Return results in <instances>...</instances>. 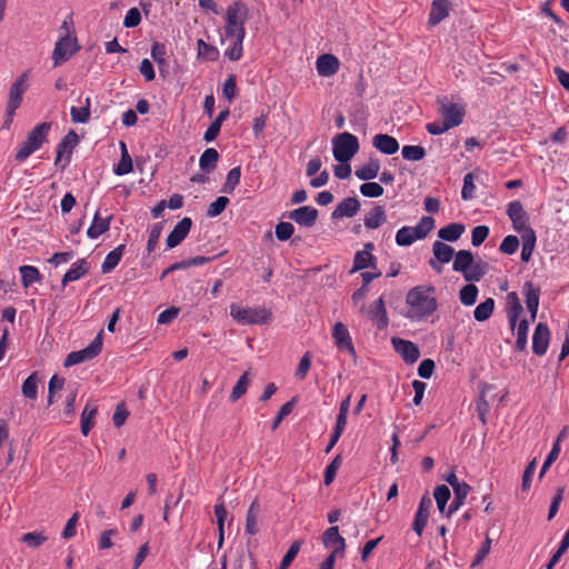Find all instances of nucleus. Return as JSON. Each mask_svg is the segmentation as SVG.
<instances>
[{
    "label": "nucleus",
    "instance_id": "obj_34",
    "mask_svg": "<svg viewBox=\"0 0 569 569\" xmlns=\"http://www.w3.org/2000/svg\"><path fill=\"white\" fill-rule=\"evenodd\" d=\"M124 249H126L124 244H119L118 247H116L112 251H110L106 256V258L101 264V271L103 273L111 272L119 264V262L123 256Z\"/></svg>",
    "mask_w": 569,
    "mask_h": 569
},
{
    "label": "nucleus",
    "instance_id": "obj_36",
    "mask_svg": "<svg viewBox=\"0 0 569 569\" xmlns=\"http://www.w3.org/2000/svg\"><path fill=\"white\" fill-rule=\"evenodd\" d=\"M465 232V224L452 222L438 231V237L445 241H457Z\"/></svg>",
    "mask_w": 569,
    "mask_h": 569
},
{
    "label": "nucleus",
    "instance_id": "obj_26",
    "mask_svg": "<svg viewBox=\"0 0 569 569\" xmlns=\"http://www.w3.org/2000/svg\"><path fill=\"white\" fill-rule=\"evenodd\" d=\"M360 209V202L357 198H346L341 202L337 204L332 212L333 219H339L343 217L351 218L357 214Z\"/></svg>",
    "mask_w": 569,
    "mask_h": 569
},
{
    "label": "nucleus",
    "instance_id": "obj_7",
    "mask_svg": "<svg viewBox=\"0 0 569 569\" xmlns=\"http://www.w3.org/2000/svg\"><path fill=\"white\" fill-rule=\"evenodd\" d=\"M102 335L103 332L100 331L96 338L89 343L88 347L70 352L67 358L64 359V367H71L76 366L89 360L94 359L102 350Z\"/></svg>",
    "mask_w": 569,
    "mask_h": 569
},
{
    "label": "nucleus",
    "instance_id": "obj_9",
    "mask_svg": "<svg viewBox=\"0 0 569 569\" xmlns=\"http://www.w3.org/2000/svg\"><path fill=\"white\" fill-rule=\"evenodd\" d=\"M79 49L76 37H59L52 52L53 67L68 61Z\"/></svg>",
    "mask_w": 569,
    "mask_h": 569
},
{
    "label": "nucleus",
    "instance_id": "obj_23",
    "mask_svg": "<svg viewBox=\"0 0 569 569\" xmlns=\"http://www.w3.org/2000/svg\"><path fill=\"white\" fill-rule=\"evenodd\" d=\"M372 146L381 153L391 156L399 150L398 140L387 133H378L372 138Z\"/></svg>",
    "mask_w": 569,
    "mask_h": 569
},
{
    "label": "nucleus",
    "instance_id": "obj_25",
    "mask_svg": "<svg viewBox=\"0 0 569 569\" xmlns=\"http://www.w3.org/2000/svg\"><path fill=\"white\" fill-rule=\"evenodd\" d=\"M339 60L333 54L325 53L318 57L316 62L317 72L322 77H330L339 70Z\"/></svg>",
    "mask_w": 569,
    "mask_h": 569
},
{
    "label": "nucleus",
    "instance_id": "obj_13",
    "mask_svg": "<svg viewBox=\"0 0 569 569\" xmlns=\"http://www.w3.org/2000/svg\"><path fill=\"white\" fill-rule=\"evenodd\" d=\"M391 343L395 351L401 356L406 363L412 365L419 359L420 350L415 342L393 337L391 339Z\"/></svg>",
    "mask_w": 569,
    "mask_h": 569
},
{
    "label": "nucleus",
    "instance_id": "obj_58",
    "mask_svg": "<svg viewBox=\"0 0 569 569\" xmlns=\"http://www.w3.org/2000/svg\"><path fill=\"white\" fill-rule=\"evenodd\" d=\"M230 200L229 198L224 196L218 197L209 207L207 210V216L209 218H214L221 214L227 206L229 204Z\"/></svg>",
    "mask_w": 569,
    "mask_h": 569
},
{
    "label": "nucleus",
    "instance_id": "obj_33",
    "mask_svg": "<svg viewBox=\"0 0 569 569\" xmlns=\"http://www.w3.org/2000/svg\"><path fill=\"white\" fill-rule=\"evenodd\" d=\"M98 413L96 405L87 403L81 412V432L86 437L94 425V418Z\"/></svg>",
    "mask_w": 569,
    "mask_h": 569
},
{
    "label": "nucleus",
    "instance_id": "obj_59",
    "mask_svg": "<svg viewBox=\"0 0 569 569\" xmlns=\"http://www.w3.org/2000/svg\"><path fill=\"white\" fill-rule=\"evenodd\" d=\"M151 57L159 66V69L167 64V49L161 42L156 41L151 47Z\"/></svg>",
    "mask_w": 569,
    "mask_h": 569
},
{
    "label": "nucleus",
    "instance_id": "obj_51",
    "mask_svg": "<svg viewBox=\"0 0 569 569\" xmlns=\"http://www.w3.org/2000/svg\"><path fill=\"white\" fill-rule=\"evenodd\" d=\"M479 290L476 284L468 283L463 286L459 291V299L463 306H472L477 301Z\"/></svg>",
    "mask_w": 569,
    "mask_h": 569
},
{
    "label": "nucleus",
    "instance_id": "obj_64",
    "mask_svg": "<svg viewBox=\"0 0 569 569\" xmlns=\"http://www.w3.org/2000/svg\"><path fill=\"white\" fill-rule=\"evenodd\" d=\"M293 231L295 227L292 223L281 221L276 226L274 234L278 240L286 241L293 234Z\"/></svg>",
    "mask_w": 569,
    "mask_h": 569
},
{
    "label": "nucleus",
    "instance_id": "obj_38",
    "mask_svg": "<svg viewBox=\"0 0 569 569\" xmlns=\"http://www.w3.org/2000/svg\"><path fill=\"white\" fill-rule=\"evenodd\" d=\"M121 159L119 163L113 168V172L117 176H124L133 170L132 159L128 152L127 144L120 141Z\"/></svg>",
    "mask_w": 569,
    "mask_h": 569
},
{
    "label": "nucleus",
    "instance_id": "obj_28",
    "mask_svg": "<svg viewBox=\"0 0 569 569\" xmlns=\"http://www.w3.org/2000/svg\"><path fill=\"white\" fill-rule=\"evenodd\" d=\"M507 305L508 321L510 323L511 329L513 330L518 322L519 316L522 312V306L516 292H509L507 295Z\"/></svg>",
    "mask_w": 569,
    "mask_h": 569
},
{
    "label": "nucleus",
    "instance_id": "obj_32",
    "mask_svg": "<svg viewBox=\"0 0 569 569\" xmlns=\"http://www.w3.org/2000/svg\"><path fill=\"white\" fill-rule=\"evenodd\" d=\"M380 170V162L378 159H370L367 164L358 167L355 174L358 179L363 181H370L375 179Z\"/></svg>",
    "mask_w": 569,
    "mask_h": 569
},
{
    "label": "nucleus",
    "instance_id": "obj_35",
    "mask_svg": "<svg viewBox=\"0 0 569 569\" xmlns=\"http://www.w3.org/2000/svg\"><path fill=\"white\" fill-rule=\"evenodd\" d=\"M246 36L230 37V39H224L229 42V46L224 50V56L231 61H238L241 59L243 54V40Z\"/></svg>",
    "mask_w": 569,
    "mask_h": 569
},
{
    "label": "nucleus",
    "instance_id": "obj_16",
    "mask_svg": "<svg viewBox=\"0 0 569 569\" xmlns=\"http://www.w3.org/2000/svg\"><path fill=\"white\" fill-rule=\"evenodd\" d=\"M550 330L547 323L539 322L532 337V351L537 356H543L549 347Z\"/></svg>",
    "mask_w": 569,
    "mask_h": 569
},
{
    "label": "nucleus",
    "instance_id": "obj_14",
    "mask_svg": "<svg viewBox=\"0 0 569 569\" xmlns=\"http://www.w3.org/2000/svg\"><path fill=\"white\" fill-rule=\"evenodd\" d=\"M363 315L375 323L378 330H385L389 325V318L382 296L370 308H366Z\"/></svg>",
    "mask_w": 569,
    "mask_h": 569
},
{
    "label": "nucleus",
    "instance_id": "obj_54",
    "mask_svg": "<svg viewBox=\"0 0 569 569\" xmlns=\"http://www.w3.org/2000/svg\"><path fill=\"white\" fill-rule=\"evenodd\" d=\"M403 159L408 161H419L426 157V150L421 146H403L401 150Z\"/></svg>",
    "mask_w": 569,
    "mask_h": 569
},
{
    "label": "nucleus",
    "instance_id": "obj_6",
    "mask_svg": "<svg viewBox=\"0 0 569 569\" xmlns=\"http://www.w3.org/2000/svg\"><path fill=\"white\" fill-rule=\"evenodd\" d=\"M437 103L439 106V113L449 128H455L463 122L466 116V108L463 104L456 103L449 100L448 97H438Z\"/></svg>",
    "mask_w": 569,
    "mask_h": 569
},
{
    "label": "nucleus",
    "instance_id": "obj_5",
    "mask_svg": "<svg viewBox=\"0 0 569 569\" xmlns=\"http://www.w3.org/2000/svg\"><path fill=\"white\" fill-rule=\"evenodd\" d=\"M358 138L350 132L338 133L332 139V152L338 162H348L359 151Z\"/></svg>",
    "mask_w": 569,
    "mask_h": 569
},
{
    "label": "nucleus",
    "instance_id": "obj_20",
    "mask_svg": "<svg viewBox=\"0 0 569 569\" xmlns=\"http://www.w3.org/2000/svg\"><path fill=\"white\" fill-rule=\"evenodd\" d=\"M318 210L311 206H303L292 210L289 213V219L302 227H312L318 219Z\"/></svg>",
    "mask_w": 569,
    "mask_h": 569
},
{
    "label": "nucleus",
    "instance_id": "obj_42",
    "mask_svg": "<svg viewBox=\"0 0 569 569\" xmlns=\"http://www.w3.org/2000/svg\"><path fill=\"white\" fill-rule=\"evenodd\" d=\"M219 160V152L214 148H208L203 151L199 159V166L202 171L211 172Z\"/></svg>",
    "mask_w": 569,
    "mask_h": 569
},
{
    "label": "nucleus",
    "instance_id": "obj_8",
    "mask_svg": "<svg viewBox=\"0 0 569 569\" xmlns=\"http://www.w3.org/2000/svg\"><path fill=\"white\" fill-rule=\"evenodd\" d=\"M28 79L29 73L28 71H24L11 84L6 108V112L9 118H13L17 109L21 106L22 97L28 90Z\"/></svg>",
    "mask_w": 569,
    "mask_h": 569
},
{
    "label": "nucleus",
    "instance_id": "obj_56",
    "mask_svg": "<svg viewBox=\"0 0 569 569\" xmlns=\"http://www.w3.org/2000/svg\"><path fill=\"white\" fill-rule=\"evenodd\" d=\"M240 177H241L240 167L232 168L227 174V179L223 184L222 191L226 193L232 192L234 190V188L239 184Z\"/></svg>",
    "mask_w": 569,
    "mask_h": 569
},
{
    "label": "nucleus",
    "instance_id": "obj_12",
    "mask_svg": "<svg viewBox=\"0 0 569 569\" xmlns=\"http://www.w3.org/2000/svg\"><path fill=\"white\" fill-rule=\"evenodd\" d=\"M322 542L327 549L331 550L329 556L337 558L345 555L346 540L339 535L338 526H331L323 532Z\"/></svg>",
    "mask_w": 569,
    "mask_h": 569
},
{
    "label": "nucleus",
    "instance_id": "obj_17",
    "mask_svg": "<svg viewBox=\"0 0 569 569\" xmlns=\"http://www.w3.org/2000/svg\"><path fill=\"white\" fill-rule=\"evenodd\" d=\"M192 227V220L189 217L182 218L167 237L166 243L169 249L179 246L189 234Z\"/></svg>",
    "mask_w": 569,
    "mask_h": 569
},
{
    "label": "nucleus",
    "instance_id": "obj_52",
    "mask_svg": "<svg viewBox=\"0 0 569 569\" xmlns=\"http://www.w3.org/2000/svg\"><path fill=\"white\" fill-rule=\"evenodd\" d=\"M250 383L249 372L246 371L237 381L232 388L230 400L232 402L238 401L248 390Z\"/></svg>",
    "mask_w": 569,
    "mask_h": 569
},
{
    "label": "nucleus",
    "instance_id": "obj_22",
    "mask_svg": "<svg viewBox=\"0 0 569 569\" xmlns=\"http://www.w3.org/2000/svg\"><path fill=\"white\" fill-rule=\"evenodd\" d=\"M522 295L526 298L527 309L529 310L531 320L533 321L538 312L540 288L536 287L531 281H526L522 286Z\"/></svg>",
    "mask_w": 569,
    "mask_h": 569
},
{
    "label": "nucleus",
    "instance_id": "obj_3",
    "mask_svg": "<svg viewBox=\"0 0 569 569\" xmlns=\"http://www.w3.org/2000/svg\"><path fill=\"white\" fill-rule=\"evenodd\" d=\"M51 123L42 122L37 124L27 136L26 140L20 143L16 152L17 161H24L29 156L39 150L47 141Z\"/></svg>",
    "mask_w": 569,
    "mask_h": 569
},
{
    "label": "nucleus",
    "instance_id": "obj_60",
    "mask_svg": "<svg viewBox=\"0 0 569 569\" xmlns=\"http://www.w3.org/2000/svg\"><path fill=\"white\" fill-rule=\"evenodd\" d=\"M475 174L472 172H469L463 177L461 198L463 200H471L475 197Z\"/></svg>",
    "mask_w": 569,
    "mask_h": 569
},
{
    "label": "nucleus",
    "instance_id": "obj_1",
    "mask_svg": "<svg viewBox=\"0 0 569 569\" xmlns=\"http://www.w3.org/2000/svg\"><path fill=\"white\" fill-rule=\"evenodd\" d=\"M248 19V7L241 1H234L227 7L224 13V39L230 37L246 36V21Z\"/></svg>",
    "mask_w": 569,
    "mask_h": 569
},
{
    "label": "nucleus",
    "instance_id": "obj_53",
    "mask_svg": "<svg viewBox=\"0 0 569 569\" xmlns=\"http://www.w3.org/2000/svg\"><path fill=\"white\" fill-rule=\"evenodd\" d=\"M528 332H529V322L528 320L523 319L520 320L517 326V339H516V349L519 351H523L527 347L528 342Z\"/></svg>",
    "mask_w": 569,
    "mask_h": 569
},
{
    "label": "nucleus",
    "instance_id": "obj_57",
    "mask_svg": "<svg viewBox=\"0 0 569 569\" xmlns=\"http://www.w3.org/2000/svg\"><path fill=\"white\" fill-rule=\"evenodd\" d=\"M419 239L426 238L435 228V219L432 217H422L419 223L413 227Z\"/></svg>",
    "mask_w": 569,
    "mask_h": 569
},
{
    "label": "nucleus",
    "instance_id": "obj_24",
    "mask_svg": "<svg viewBox=\"0 0 569 569\" xmlns=\"http://www.w3.org/2000/svg\"><path fill=\"white\" fill-rule=\"evenodd\" d=\"M450 12L449 0H433L429 12L428 23L433 27L445 20Z\"/></svg>",
    "mask_w": 569,
    "mask_h": 569
},
{
    "label": "nucleus",
    "instance_id": "obj_39",
    "mask_svg": "<svg viewBox=\"0 0 569 569\" xmlns=\"http://www.w3.org/2000/svg\"><path fill=\"white\" fill-rule=\"evenodd\" d=\"M19 272L21 274V283L23 288H29L31 284L42 280V274L38 268L33 266H21L19 268Z\"/></svg>",
    "mask_w": 569,
    "mask_h": 569
},
{
    "label": "nucleus",
    "instance_id": "obj_19",
    "mask_svg": "<svg viewBox=\"0 0 569 569\" xmlns=\"http://www.w3.org/2000/svg\"><path fill=\"white\" fill-rule=\"evenodd\" d=\"M375 246L368 242L363 246V250L357 251L353 259L351 272L363 270L366 268H376V257L371 253Z\"/></svg>",
    "mask_w": 569,
    "mask_h": 569
},
{
    "label": "nucleus",
    "instance_id": "obj_62",
    "mask_svg": "<svg viewBox=\"0 0 569 569\" xmlns=\"http://www.w3.org/2000/svg\"><path fill=\"white\" fill-rule=\"evenodd\" d=\"M47 540H48L47 536H44L42 532H37V531L27 532V533L22 535V537H21V541L32 548L40 547Z\"/></svg>",
    "mask_w": 569,
    "mask_h": 569
},
{
    "label": "nucleus",
    "instance_id": "obj_21",
    "mask_svg": "<svg viewBox=\"0 0 569 569\" xmlns=\"http://www.w3.org/2000/svg\"><path fill=\"white\" fill-rule=\"evenodd\" d=\"M332 338L338 349L347 350L355 355V347L348 328L342 322H337L332 329Z\"/></svg>",
    "mask_w": 569,
    "mask_h": 569
},
{
    "label": "nucleus",
    "instance_id": "obj_15",
    "mask_svg": "<svg viewBox=\"0 0 569 569\" xmlns=\"http://www.w3.org/2000/svg\"><path fill=\"white\" fill-rule=\"evenodd\" d=\"M431 507H432L431 498L428 496H423L420 499V502H419V506H418V509H417V512L415 515V519L412 522V530L419 537H421L423 529L427 526Z\"/></svg>",
    "mask_w": 569,
    "mask_h": 569
},
{
    "label": "nucleus",
    "instance_id": "obj_30",
    "mask_svg": "<svg viewBox=\"0 0 569 569\" xmlns=\"http://www.w3.org/2000/svg\"><path fill=\"white\" fill-rule=\"evenodd\" d=\"M475 258L471 251L469 250H459L455 253V260L452 263V269L456 272H461L462 276L467 273V271L470 269Z\"/></svg>",
    "mask_w": 569,
    "mask_h": 569
},
{
    "label": "nucleus",
    "instance_id": "obj_27",
    "mask_svg": "<svg viewBox=\"0 0 569 569\" xmlns=\"http://www.w3.org/2000/svg\"><path fill=\"white\" fill-rule=\"evenodd\" d=\"M90 270V263L86 259L77 260L62 278V286L77 281L86 276Z\"/></svg>",
    "mask_w": 569,
    "mask_h": 569
},
{
    "label": "nucleus",
    "instance_id": "obj_29",
    "mask_svg": "<svg viewBox=\"0 0 569 569\" xmlns=\"http://www.w3.org/2000/svg\"><path fill=\"white\" fill-rule=\"evenodd\" d=\"M112 216L101 218L99 212H96L91 226L87 230V236L90 239H97L110 228Z\"/></svg>",
    "mask_w": 569,
    "mask_h": 569
},
{
    "label": "nucleus",
    "instance_id": "obj_47",
    "mask_svg": "<svg viewBox=\"0 0 569 569\" xmlns=\"http://www.w3.org/2000/svg\"><path fill=\"white\" fill-rule=\"evenodd\" d=\"M39 378L37 372H32L22 383V395L29 400H36L38 397Z\"/></svg>",
    "mask_w": 569,
    "mask_h": 569
},
{
    "label": "nucleus",
    "instance_id": "obj_61",
    "mask_svg": "<svg viewBox=\"0 0 569 569\" xmlns=\"http://www.w3.org/2000/svg\"><path fill=\"white\" fill-rule=\"evenodd\" d=\"M360 192L368 198H378L383 194V188L377 182L366 181L360 186Z\"/></svg>",
    "mask_w": 569,
    "mask_h": 569
},
{
    "label": "nucleus",
    "instance_id": "obj_63",
    "mask_svg": "<svg viewBox=\"0 0 569 569\" xmlns=\"http://www.w3.org/2000/svg\"><path fill=\"white\" fill-rule=\"evenodd\" d=\"M341 466V456H336L333 460L326 467L323 481L326 486H329L335 480L337 470Z\"/></svg>",
    "mask_w": 569,
    "mask_h": 569
},
{
    "label": "nucleus",
    "instance_id": "obj_4",
    "mask_svg": "<svg viewBox=\"0 0 569 569\" xmlns=\"http://www.w3.org/2000/svg\"><path fill=\"white\" fill-rule=\"evenodd\" d=\"M431 289L416 287L407 295V303L418 318L431 315L437 309V302L430 295Z\"/></svg>",
    "mask_w": 569,
    "mask_h": 569
},
{
    "label": "nucleus",
    "instance_id": "obj_46",
    "mask_svg": "<svg viewBox=\"0 0 569 569\" xmlns=\"http://www.w3.org/2000/svg\"><path fill=\"white\" fill-rule=\"evenodd\" d=\"M493 310L495 300L492 298H487L476 307L473 310V317L477 321L483 322L492 316Z\"/></svg>",
    "mask_w": 569,
    "mask_h": 569
},
{
    "label": "nucleus",
    "instance_id": "obj_37",
    "mask_svg": "<svg viewBox=\"0 0 569 569\" xmlns=\"http://www.w3.org/2000/svg\"><path fill=\"white\" fill-rule=\"evenodd\" d=\"M229 114H230V111L228 108H226L224 110L219 112V114L217 116L214 121L208 127V129L206 130V132L203 134V139L207 142L213 141L219 136L221 126H222L223 121L229 117Z\"/></svg>",
    "mask_w": 569,
    "mask_h": 569
},
{
    "label": "nucleus",
    "instance_id": "obj_48",
    "mask_svg": "<svg viewBox=\"0 0 569 569\" xmlns=\"http://www.w3.org/2000/svg\"><path fill=\"white\" fill-rule=\"evenodd\" d=\"M433 497L440 513L446 516L448 510L447 503L451 497L450 489L446 485L437 486L433 491Z\"/></svg>",
    "mask_w": 569,
    "mask_h": 569
},
{
    "label": "nucleus",
    "instance_id": "obj_31",
    "mask_svg": "<svg viewBox=\"0 0 569 569\" xmlns=\"http://www.w3.org/2000/svg\"><path fill=\"white\" fill-rule=\"evenodd\" d=\"M470 489L471 488L467 482H461L460 487L453 489L455 497L448 507L446 517H450L463 505L468 493L470 492Z\"/></svg>",
    "mask_w": 569,
    "mask_h": 569
},
{
    "label": "nucleus",
    "instance_id": "obj_55",
    "mask_svg": "<svg viewBox=\"0 0 569 569\" xmlns=\"http://www.w3.org/2000/svg\"><path fill=\"white\" fill-rule=\"evenodd\" d=\"M214 515L217 517V523L219 529V545L223 541V526L224 520L228 516L227 509L224 507V502L222 499H219L218 502L214 506Z\"/></svg>",
    "mask_w": 569,
    "mask_h": 569
},
{
    "label": "nucleus",
    "instance_id": "obj_44",
    "mask_svg": "<svg viewBox=\"0 0 569 569\" xmlns=\"http://www.w3.org/2000/svg\"><path fill=\"white\" fill-rule=\"evenodd\" d=\"M385 219L386 212L383 207L376 206L365 217V226L368 229H376L383 223Z\"/></svg>",
    "mask_w": 569,
    "mask_h": 569
},
{
    "label": "nucleus",
    "instance_id": "obj_18",
    "mask_svg": "<svg viewBox=\"0 0 569 569\" xmlns=\"http://www.w3.org/2000/svg\"><path fill=\"white\" fill-rule=\"evenodd\" d=\"M432 252L437 261L430 260L429 264L431 268L441 271V263H448L455 254V250L449 244L442 241H435L432 244Z\"/></svg>",
    "mask_w": 569,
    "mask_h": 569
},
{
    "label": "nucleus",
    "instance_id": "obj_11",
    "mask_svg": "<svg viewBox=\"0 0 569 569\" xmlns=\"http://www.w3.org/2000/svg\"><path fill=\"white\" fill-rule=\"evenodd\" d=\"M507 213L512 221L513 229L521 236L525 234L527 230H533L528 226V213L525 211L520 201L515 200L509 202Z\"/></svg>",
    "mask_w": 569,
    "mask_h": 569
},
{
    "label": "nucleus",
    "instance_id": "obj_10",
    "mask_svg": "<svg viewBox=\"0 0 569 569\" xmlns=\"http://www.w3.org/2000/svg\"><path fill=\"white\" fill-rule=\"evenodd\" d=\"M78 142V134L73 130H70L57 146L54 164L59 166L62 161H64L61 164V168L64 169L70 163L71 153Z\"/></svg>",
    "mask_w": 569,
    "mask_h": 569
},
{
    "label": "nucleus",
    "instance_id": "obj_40",
    "mask_svg": "<svg viewBox=\"0 0 569 569\" xmlns=\"http://www.w3.org/2000/svg\"><path fill=\"white\" fill-rule=\"evenodd\" d=\"M522 239V248H521V260L523 262H529L532 252L536 246L537 237L535 230H527L525 234L521 236Z\"/></svg>",
    "mask_w": 569,
    "mask_h": 569
},
{
    "label": "nucleus",
    "instance_id": "obj_41",
    "mask_svg": "<svg viewBox=\"0 0 569 569\" xmlns=\"http://www.w3.org/2000/svg\"><path fill=\"white\" fill-rule=\"evenodd\" d=\"M260 513V506L257 500H254L249 510L247 512L246 519V532L249 535H256L259 531L258 519Z\"/></svg>",
    "mask_w": 569,
    "mask_h": 569
},
{
    "label": "nucleus",
    "instance_id": "obj_49",
    "mask_svg": "<svg viewBox=\"0 0 569 569\" xmlns=\"http://www.w3.org/2000/svg\"><path fill=\"white\" fill-rule=\"evenodd\" d=\"M197 48L199 59L207 61H216L219 57V50L214 46L207 43L202 39H199L197 41Z\"/></svg>",
    "mask_w": 569,
    "mask_h": 569
},
{
    "label": "nucleus",
    "instance_id": "obj_50",
    "mask_svg": "<svg viewBox=\"0 0 569 569\" xmlns=\"http://www.w3.org/2000/svg\"><path fill=\"white\" fill-rule=\"evenodd\" d=\"M419 240L413 227H402L396 233V242L398 246L406 247Z\"/></svg>",
    "mask_w": 569,
    "mask_h": 569
},
{
    "label": "nucleus",
    "instance_id": "obj_43",
    "mask_svg": "<svg viewBox=\"0 0 569 569\" xmlns=\"http://www.w3.org/2000/svg\"><path fill=\"white\" fill-rule=\"evenodd\" d=\"M90 108H91V99L88 97L84 100V104L80 108L71 107L70 116L71 120L74 123H88L90 120Z\"/></svg>",
    "mask_w": 569,
    "mask_h": 569
},
{
    "label": "nucleus",
    "instance_id": "obj_45",
    "mask_svg": "<svg viewBox=\"0 0 569 569\" xmlns=\"http://www.w3.org/2000/svg\"><path fill=\"white\" fill-rule=\"evenodd\" d=\"M489 264L486 261L478 260L472 262L470 269L465 274L466 281H480L488 272Z\"/></svg>",
    "mask_w": 569,
    "mask_h": 569
},
{
    "label": "nucleus",
    "instance_id": "obj_2",
    "mask_svg": "<svg viewBox=\"0 0 569 569\" xmlns=\"http://www.w3.org/2000/svg\"><path fill=\"white\" fill-rule=\"evenodd\" d=\"M230 316L242 326L264 325L271 320V311L264 307H244L239 303L230 305Z\"/></svg>",
    "mask_w": 569,
    "mask_h": 569
}]
</instances>
